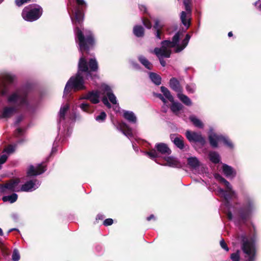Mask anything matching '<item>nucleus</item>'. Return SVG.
<instances>
[{"label": "nucleus", "instance_id": "f257e3e1", "mask_svg": "<svg viewBox=\"0 0 261 261\" xmlns=\"http://www.w3.org/2000/svg\"><path fill=\"white\" fill-rule=\"evenodd\" d=\"M77 6L71 19L74 26V32L75 35V42L79 45V50L83 53L88 51L94 48L96 44L94 34L90 31H83L85 17L84 9L87 4L84 0H75Z\"/></svg>", "mask_w": 261, "mask_h": 261}, {"label": "nucleus", "instance_id": "f03ea898", "mask_svg": "<svg viewBox=\"0 0 261 261\" xmlns=\"http://www.w3.org/2000/svg\"><path fill=\"white\" fill-rule=\"evenodd\" d=\"M80 51L82 54V56L80 57L78 63V71L75 76H72L66 84L64 88V94H68L72 89L74 91H78L85 89L84 85V77L82 75V73H84L85 77L87 79H91L92 80L98 76L96 74H93V72H97L99 69L98 63L95 58H91L88 62L87 61L86 57L84 56V54H89L88 53L84 51L83 53Z\"/></svg>", "mask_w": 261, "mask_h": 261}, {"label": "nucleus", "instance_id": "7ed1b4c3", "mask_svg": "<svg viewBox=\"0 0 261 261\" xmlns=\"http://www.w3.org/2000/svg\"><path fill=\"white\" fill-rule=\"evenodd\" d=\"M29 91L25 87H20L15 89L7 97V101L13 106L5 107L0 115L1 118H11L19 109L25 107V110L30 109L28 99Z\"/></svg>", "mask_w": 261, "mask_h": 261}, {"label": "nucleus", "instance_id": "20e7f679", "mask_svg": "<svg viewBox=\"0 0 261 261\" xmlns=\"http://www.w3.org/2000/svg\"><path fill=\"white\" fill-rule=\"evenodd\" d=\"M242 249L244 253L245 261H254L255 258V249L253 243L249 240L245 234L240 236Z\"/></svg>", "mask_w": 261, "mask_h": 261}, {"label": "nucleus", "instance_id": "39448f33", "mask_svg": "<svg viewBox=\"0 0 261 261\" xmlns=\"http://www.w3.org/2000/svg\"><path fill=\"white\" fill-rule=\"evenodd\" d=\"M35 7L32 8V5L24 8L22 12L23 18L28 21H34L38 19L42 14L43 9L41 6L35 5Z\"/></svg>", "mask_w": 261, "mask_h": 261}, {"label": "nucleus", "instance_id": "423d86ee", "mask_svg": "<svg viewBox=\"0 0 261 261\" xmlns=\"http://www.w3.org/2000/svg\"><path fill=\"white\" fill-rule=\"evenodd\" d=\"M16 79V76L13 74L6 73L2 75L0 77V95L5 96L7 95L12 85Z\"/></svg>", "mask_w": 261, "mask_h": 261}, {"label": "nucleus", "instance_id": "0eeeda50", "mask_svg": "<svg viewBox=\"0 0 261 261\" xmlns=\"http://www.w3.org/2000/svg\"><path fill=\"white\" fill-rule=\"evenodd\" d=\"M20 182L19 178H15L6 181L5 184H0V193L6 194L8 192H19L18 185Z\"/></svg>", "mask_w": 261, "mask_h": 261}, {"label": "nucleus", "instance_id": "6e6552de", "mask_svg": "<svg viewBox=\"0 0 261 261\" xmlns=\"http://www.w3.org/2000/svg\"><path fill=\"white\" fill-rule=\"evenodd\" d=\"M253 206V201L248 199L246 205H243L238 209V216L240 222L244 223L249 219Z\"/></svg>", "mask_w": 261, "mask_h": 261}, {"label": "nucleus", "instance_id": "1a4fd4ad", "mask_svg": "<svg viewBox=\"0 0 261 261\" xmlns=\"http://www.w3.org/2000/svg\"><path fill=\"white\" fill-rule=\"evenodd\" d=\"M186 137L190 142L198 143L201 147H203L206 143L205 138L200 132L187 130L186 132Z\"/></svg>", "mask_w": 261, "mask_h": 261}, {"label": "nucleus", "instance_id": "9d476101", "mask_svg": "<svg viewBox=\"0 0 261 261\" xmlns=\"http://www.w3.org/2000/svg\"><path fill=\"white\" fill-rule=\"evenodd\" d=\"M46 170V166L43 165L42 164L38 165L35 168L33 165L29 166L27 171V175L28 177H32L37 176L44 173Z\"/></svg>", "mask_w": 261, "mask_h": 261}, {"label": "nucleus", "instance_id": "9b49d317", "mask_svg": "<svg viewBox=\"0 0 261 261\" xmlns=\"http://www.w3.org/2000/svg\"><path fill=\"white\" fill-rule=\"evenodd\" d=\"M116 128L121 131L125 136H132L133 133L131 128L125 122H118L116 125Z\"/></svg>", "mask_w": 261, "mask_h": 261}, {"label": "nucleus", "instance_id": "f8f14e48", "mask_svg": "<svg viewBox=\"0 0 261 261\" xmlns=\"http://www.w3.org/2000/svg\"><path fill=\"white\" fill-rule=\"evenodd\" d=\"M175 145L180 149H183L185 147L184 138L181 136L176 134H171L170 136Z\"/></svg>", "mask_w": 261, "mask_h": 261}, {"label": "nucleus", "instance_id": "ddd939ff", "mask_svg": "<svg viewBox=\"0 0 261 261\" xmlns=\"http://www.w3.org/2000/svg\"><path fill=\"white\" fill-rule=\"evenodd\" d=\"M153 53L159 58L165 57L170 58L171 51L170 49H167V48H161L155 47L154 49Z\"/></svg>", "mask_w": 261, "mask_h": 261}, {"label": "nucleus", "instance_id": "4468645a", "mask_svg": "<svg viewBox=\"0 0 261 261\" xmlns=\"http://www.w3.org/2000/svg\"><path fill=\"white\" fill-rule=\"evenodd\" d=\"M155 148L158 152L162 154L169 155L171 153V149L168 147V145L164 143H157Z\"/></svg>", "mask_w": 261, "mask_h": 261}, {"label": "nucleus", "instance_id": "2eb2a0df", "mask_svg": "<svg viewBox=\"0 0 261 261\" xmlns=\"http://www.w3.org/2000/svg\"><path fill=\"white\" fill-rule=\"evenodd\" d=\"M208 141L211 146L212 148H215L218 147V141H221V135H218L215 133L208 135Z\"/></svg>", "mask_w": 261, "mask_h": 261}, {"label": "nucleus", "instance_id": "dca6fc26", "mask_svg": "<svg viewBox=\"0 0 261 261\" xmlns=\"http://www.w3.org/2000/svg\"><path fill=\"white\" fill-rule=\"evenodd\" d=\"M222 168L223 172L226 177H233L236 176V171L231 166L224 164L222 165Z\"/></svg>", "mask_w": 261, "mask_h": 261}, {"label": "nucleus", "instance_id": "f3484780", "mask_svg": "<svg viewBox=\"0 0 261 261\" xmlns=\"http://www.w3.org/2000/svg\"><path fill=\"white\" fill-rule=\"evenodd\" d=\"M170 87L174 91L177 92L181 91V87L179 82L175 77H172L169 81Z\"/></svg>", "mask_w": 261, "mask_h": 261}, {"label": "nucleus", "instance_id": "a211bd4d", "mask_svg": "<svg viewBox=\"0 0 261 261\" xmlns=\"http://www.w3.org/2000/svg\"><path fill=\"white\" fill-rule=\"evenodd\" d=\"M83 98L89 100L94 104L98 103L99 102L98 93L93 91L89 92Z\"/></svg>", "mask_w": 261, "mask_h": 261}, {"label": "nucleus", "instance_id": "6ab92c4d", "mask_svg": "<svg viewBox=\"0 0 261 261\" xmlns=\"http://www.w3.org/2000/svg\"><path fill=\"white\" fill-rule=\"evenodd\" d=\"M133 32L138 38H143L145 36V29L141 25H135L133 27Z\"/></svg>", "mask_w": 261, "mask_h": 261}, {"label": "nucleus", "instance_id": "aec40b11", "mask_svg": "<svg viewBox=\"0 0 261 261\" xmlns=\"http://www.w3.org/2000/svg\"><path fill=\"white\" fill-rule=\"evenodd\" d=\"M139 61L147 69L152 70L153 68L152 64L149 62L146 57L141 55L138 57Z\"/></svg>", "mask_w": 261, "mask_h": 261}, {"label": "nucleus", "instance_id": "412c9836", "mask_svg": "<svg viewBox=\"0 0 261 261\" xmlns=\"http://www.w3.org/2000/svg\"><path fill=\"white\" fill-rule=\"evenodd\" d=\"M190 38L191 36L189 34H186L185 38L182 41L181 44L177 46L175 51L176 53H179L182 50L187 46Z\"/></svg>", "mask_w": 261, "mask_h": 261}, {"label": "nucleus", "instance_id": "4be33fe9", "mask_svg": "<svg viewBox=\"0 0 261 261\" xmlns=\"http://www.w3.org/2000/svg\"><path fill=\"white\" fill-rule=\"evenodd\" d=\"M188 164L193 168H196L200 166V162L195 156H192L188 158Z\"/></svg>", "mask_w": 261, "mask_h": 261}, {"label": "nucleus", "instance_id": "5701e85b", "mask_svg": "<svg viewBox=\"0 0 261 261\" xmlns=\"http://www.w3.org/2000/svg\"><path fill=\"white\" fill-rule=\"evenodd\" d=\"M149 78L156 85L159 86L161 84L162 78L161 76L154 72L149 73Z\"/></svg>", "mask_w": 261, "mask_h": 261}, {"label": "nucleus", "instance_id": "b1692460", "mask_svg": "<svg viewBox=\"0 0 261 261\" xmlns=\"http://www.w3.org/2000/svg\"><path fill=\"white\" fill-rule=\"evenodd\" d=\"M123 116L125 119L129 122L136 123L137 121V118L133 112L125 111Z\"/></svg>", "mask_w": 261, "mask_h": 261}, {"label": "nucleus", "instance_id": "393cba45", "mask_svg": "<svg viewBox=\"0 0 261 261\" xmlns=\"http://www.w3.org/2000/svg\"><path fill=\"white\" fill-rule=\"evenodd\" d=\"M35 185V182L32 180L28 181L22 185L20 191L28 192L34 187Z\"/></svg>", "mask_w": 261, "mask_h": 261}, {"label": "nucleus", "instance_id": "a878e982", "mask_svg": "<svg viewBox=\"0 0 261 261\" xmlns=\"http://www.w3.org/2000/svg\"><path fill=\"white\" fill-rule=\"evenodd\" d=\"M208 155L210 160L212 163L214 164H218L220 162V155L217 152L211 151L210 152Z\"/></svg>", "mask_w": 261, "mask_h": 261}, {"label": "nucleus", "instance_id": "bb28decb", "mask_svg": "<svg viewBox=\"0 0 261 261\" xmlns=\"http://www.w3.org/2000/svg\"><path fill=\"white\" fill-rule=\"evenodd\" d=\"M180 19L182 23L188 28L191 24L190 18H187V13L185 11H182L180 15Z\"/></svg>", "mask_w": 261, "mask_h": 261}, {"label": "nucleus", "instance_id": "cd10ccee", "mask_svg": "<svg viewBox=\"0 0 261 261\" xmlns=\"http://www.w3.org/2000/svg\"><path fill=\"white\" fill-rule=\"evenodd\" d=\"M165 160L167 162V165L170 167H177L179 165V162L172 156H167Z\"/></svg>", "mask_w": 261, "mask_h": 261}, {"label": "nucleus", "instance_id": "c85d7f7f", "mask_svg": "<svg viewBox=\"0 0 261 261\" xmlns=\"http://www.w3.org/2000/svg\"><path fill=\"white\" fill-rule=\"evenodd\" d=\"M161 91L167 99H168L170 102H173L174 98L171 95L170 91L166 87L161 86Z\"/></svg>", "mask_w": 261, "mask_h": 261}, {"label": "nucleus", "instance_id": "c756f323", "mask_svg": "<svg viewBox=\"0 0 261 261\" xmlns=\"http://www.w3.org/2000/svg\"><path fill=\"white\" fill-rule=\"evenodd\" d=\"M18 199V195L16 193H12L10 195L5 196L2 198L4 202L9 201L11 203H13L16 201Z\"/></svg>", "mask_w": 261, "mask_h": 261}, {"label": "nucleus", "instance_id": "7c9ffc66", "mask_svg": "<svg viewBox=\"0 0 261 261\" xmlns=\"http://www.w3.org/2000/svg\"><path fill=\"white\" fill-rule=\"evenodd\" d=\"M189 119L193 123L195 126L199 128H202L203 127L204 125L202 122L195 116H190L189 117Z\"/></svg>", "mask_w": 261, "mask_h": 261}, {"label": "nucleus", "instance_id": "2f4dec72", "mask_svg": "<svg viewBox=\"0 0 261 261\" xmlns=\"http://www.w3.org/2000/svg\"><path fill=\"white\" fill-rule=\"evenodd\" d=\"M177 96L178 98L186 106H190L192 105V101L191 99L186 95L178 93Z\"/></svg>", "mask_w": 261, "mask_h": 261}, {"label": "nucleus", "instance_id": "473e14b6", "mask_svg": "<svg viewBox=\"0 0 261 261\" xmlns=\"http://www.w3.org/2000/svg\"><path fill=\"white\" fill-rule=\"evenodd\" d=\"M171 102L172 103L170 107V109L174 113L180 111L182 109L183 107L181 103L179 102H175L174 101Z\"/></svg>", "mask_w": 261, "mask_h": 261}, {"label": "nucleus", "instance_id": "72a5a7b5", "mask_svg": "<svg viewBox=\"0 0 261 261\" xmlns=\"http://www.w3.org/2000/svg\"><path fill=\"white\" fill-rule=\"evenodd\" d=\"M221 192L222 193L224 198L225 200L228 202V200L232 198L233 194L234 192L232 191L231 190H228V191H224L223 190H221Z\"/></svg>", "mask_w": 261, "mask_h": 261}, {"label": "nucleus", "instance_id": "f704fd0d", "mask_svg": "<svg viewBox=\"0 0 261 261\" xmlns=\"http://www.w3.org/2000/svg\"><path fill=\"white\" fill-rule=\"evenodd\" d=\"M80 107L83 111L88 113H92L93 112V110L91 109L90 105L88 103H82Z\"/></svg>", "mask_w": 261, "mask_h": 261}, {"label": "nucleus", "instance_id": "c9c22d12", "mask_svg": "<svg viewBox=\"0 0 261 261\" xmlns=\"http://www.w3.org/2000/svg\"><path fill=\"white\" fill-rule=\"evenodd\" d=\"M221 141L223 142L225 145L227 146L228 148L232 149L233 148V145L231 141L227 138L221 135Z\"/></svg>", "mask_w": 261, "mask_h": 261}, {"label": "nucleus", "instance_id": "e433bc0d", "mask_svg": "<svg viewBox=\"0 0 261 261\" xmlns=\"http://www.w3.org/2000/svg\"><path fill=\"white\" fill-rule=\"evenodd\" d=\"M69 109V106L68 105H66L63 107L61 108L59 112L60 118L61 119H65V114L67 111Z\"/></svg>", "mask_w": 261, "mask_h": 261}, {"label": "nucleus", "instance_id": "4c0bfd02", "mask_svg": "<svg viewBox=\"0 0 261 261\" xmlns=\"http://www.w3.org/2000/svg\"><path fill=\"white\" fill-rule=\"evenodd\" d=\"M180 38V33L179 32H177L172 37V46H174V47H177V45H179L178 44V43L179 40Z\"/></svg>", "mask_w": 261, "mask_h": 261}, {"label": "nucleus", "instance_id": "58836bf2", "mask_svg": "<svg viewBox=\"0 0 261 261\" xmlns=\"http://www.w3.org/2000/svg\"><path fill=\"white\" fill-rule=\"evenodd\" d=\"M142 22L143 24L147 29H150L152 28L151 22L147 17H143L142 18Z\"/></svg>", "mask_w": 261, "mask_h": 261}, {"label": "nucleus", "instance_id": "ea45409f", "mask_svg": "<svg viewBox=\"0 0 261 261\" xmlns=\"http://www.w3.org/2000/svg\"><path fill=\"white\" fill-rule=\"evenodd\" d=\"M183 3L187 13L191 14L192 11L191 8V0H183Z\"/></svg>", "mask_w": 261, "mask_h": 261}, {"label": "nucleus", "instance_id": "a19ab883", "mask_svg": "<svg viewBox=\"0 0 261 261\" xmlns=\"http://www.w3.org/2000/svg\"><path fill=\"white\" fill-rule=\"evenodd\" d=\"M230 257L232 261H240V251L238 250L236 252L231 254Z\"/></svg>", "mask_w": 261, "mask_h": 261}, {"label": "nucleus", "instance_id": "79ce46f5", "mask_svg": "<svg viewBox=\"0 0 261 261\" xmlns=\"http://www.w3.org/2000/svg\"><path fill=\"white\" fill-rule=\"evenodd\" d=\"M106 117L107 114L103 111L101 112L98 116L96 117L95 119L98 121L103 122L106 120Z\"/></svg>", "mask_w": 261, "mask_h": 261}, {"label": "nucleus", "instance_id": "37998d69", "mask_svg": "<svg viewBox=\"0 0 261 261\" xmlns=\"http://www.w3.org/2000/svg\"><path fill=\"white\" fill-rule=\"evenodd\" d=\"M107 95L109 100L113 104H116V103H117L116 97L115 96V95L113 93V92H109L108 93H107Z\"/></svg>", "mask_w": 261, "mask_h": 261}, {"label": "nucleus", "instance_id": "c03bdc74", "mask_svg": "<svg viewBox=\"0 0 261 261\" xmlns=\"http://www.w3.org/2000/svg\"><path fill=\"white\" fill-rule=\"evenodd\" d=\"M15 151V148L12 145H8L3 150V152H6L8 154L12 153Z\"/></svg>", "mask_w": 261, "mask_h": 261}, {"label": "nucleus", "instance_id": "a18cd8bd", "mask_svg": "<svg viewBox=\"0 0 261 261\" xmlns=\"http://www.w3.org/2000/svg\"><path fill=\"white\" fill-rule=\"evenodd\" d=\"M162 47L163 48H167V47H174V46H172V41L170 40H164L161 42Z\"/></svg>", "mask_w": 261, "mask_h": 261}, {"label": "nucleus", "instance_id": "49530a36", "mask_svg": "<svg viewBox=\"0 0 261 261\" xmlns=\"http://www.w3.org/2000/svg\"><path fill=\"white\" fill-rule=\"evenodd\" d=\"M163 29H153L154 34L156 38H158L159 39H162V34H163Z\"/></svg>", "mask_w": 261, "mask_h": 261}, {"label": "nucleus", "instance_id": "de8ad7c7", "mask_svg": "<svg viewBox=\"0 0 261 261\" xmlns=\"http://www.w3.org/2000/svg\"><path fill=\"white\" fill-rule=\"evenodd\" d=\"M150 159H153L158 157V153L156 150L151 149L146 153Z\"/></svg>", "mask_w": 261, "mask_h": 261}, {"label": "nucleus", "instance_id": "09e8293b", "mask_svg": "<svg viewBox=\"0 0 261 261\" xmlns=\"http://www.w3.org/2000/svg\"><path fill=\"white\" fill-rule=\"evenodd\" d=\"M20 259V255L18 251L15 249L12 254V259L13 261H18Z\"/></svg>", "mask_w": 261, "mask_h": 261}, {"label": "nucleus", "instance_id": "8fccbe9b", "mask_svg": "<svg viewBox=\"0 0 261 261\" xmlns=\"http://www.w3.org/2000/svg\"><path fill=\"white\" fill-rule=\"evenodd\" d=\"M164 25L160 24V21L159 19H156L154 20V24L153 26V29H163Z\"/></svg>", "mask_w": 261, "mask_h": 261}, {"label": "nucleus", "instance_id": "3c124183", "mask_svg": "<svg viewBox=\"0 0 261 261\" xmlns=\"http://www.w3.org/2000/svg\"><path fill=\"white\" fill-rule=\"evenodd\" d=\"M101 90L102 91H103L104 93H106V94L109 92H112L111 87L109 86L106 84H104L101 86Z\"/></svg>", "mask_w": 261, "mask_h": 261}, {"label": "nucleus", "instance_id": "603ef678", "mask_svg": "<svg viewBox=\"0 0 261 261\" xmlns=\"http://www.w3.org/2000/svg\"><path fill=\"white\" fill-rule=\"evenodd\" d=\"M31 0H15V3L18 7H20L25 3H28L31 2Z\"/></svg>", "mask_w": 261, "mask_h": 261}, {"label": "nucleus", "instance_id": "864d4df0", "mask_svg": "<svg viewBox=\"0 0 261 261\" xmlns=\"http://www.w3.org/2000/svg\"><path fill=\"white\" fill-rule=\"evenodd\" d=\"M8 158L6 154H3L0 156V170L2 169V165L7 161Z\"/></svg>", "mask_w": 261, "mask_h": 261}, {"label": "nucleus", "instance_id": "5fc2aeb1", "mask_svg": "<svg viewBox=\"0 0 261 261\" xmlns=\"http://www.w3.org/2000/svg\"><path fill=\"white\" fill-rule=\"evenodd\" d=\"M220 245L221 248L225 250L226 251L228 252L229 251V248L226 243H225V241L224 240V239H222L220 241Z\"/></svg>", "mask_w": 261, "mask_h": 261}, {"label": "nucleus", "instance_id": "6e6d98bb", "mask_svg": "<svg viewBox=\"0 0 261 261\" xmlns=\"http://www.w3.org/2000/svg\"><path fill=\"white\" fill-rule=\"evenodd\" d=\"M113 223V220L111 218H108L103 222V225L106 226L111 225Z\"/></svg>", "mask_w": 261, "mask_h": 261}, {"label": "nucleus", "instance_id": "4d7b16f0", "mask_svg": "<svg viewBox=\"0 0 261 261\" xmlns=\"http://www.w3.org/2000/svg\"><path fill=\"white\" fill-rule=\"evenodd\" d=\"M139 8L141 11H143L144 14H147L149 16H150L149 14L147 12V9L145 5H140L139 6Z\"/></svg>", "mask_w": 261, "mask_h": 261}, {"label": "nucleus", "instance_id": "13d9d810", "mask_svg": "<svg viewBox=\"0 0 261 261\" xmlns=\"http://www.w3.org/2000/svg\"><path fill=\"white\" fill-rule=\"evenodd\" d=\"M154 95L156 97L161 99L164 104L167 103V100L164 97V96L162 95V94L155 93V94H154Z\"/></svg>", "mask_w": 261, "mask_h": 261}, {"label": "nucleus", "instance_id": "bf43d9fd", "mask_svg": "<svg viewBox=\"0 0 261 261\" xmlns=\"http://www.w3.org/2000/svg\"><path fill=\"white\" fill-rule=\"evenodd\" d=\"M215 177L216 179H217L218 181H219L222 184H223L224 181L226 180L219 174H216L215 175Z\"/></svg>", "mask_w": 261, "mask_h": 261}, {"label": "nucleus", "instance_id": "052dcab7", "mask_svg": "<svg viewBox=\"0 0 261 261\" xmlns=\"http://www.w3.org/2000/svg\"><path fill=\"white\" fill-rule=\"evenodd\" d=\"M102 102L108 108H110L111 107V105L108 101V99L107 97L105 96L102 98Z\"/></svg>", "mask_w": 261, "mask_h": 261}, {"label": "nucleus", "instance_id": "680f3d73", "mask_svg": "<svg viewBox=\"0 0 261 261\" xmlns=\"http://www.w3.org/2000/svg\"><path fill=\"white\" fill-rule=\"evenodd\" d=\"M105 218V216L101 214H98L97 215L96 217V221L97 223H98V220H102Z\"/></svg>", "mask_w": 261, "mask_h": 261}, {"label": "nucleus", "instance_id": "e2e57ef3", "mask_svg": "<svg viewBox=\"0 0 261 261\" xmlns=\"http://www.w3.org/2000/svg\"><path fill=\"white\" fill-rule=\"evenodd\" d=\"M22 119H23V117L21 115L18 116L16 118V120L15 122V124L16 125H18L20 123V122L22 120Z\"/></svg>", "mask_w": 261, "mask_h": 261}, {"label": "nucleus", "instance_id": "0e129e2a", "mask_svg": "<svg viewBox=\"0 0 261 261\" xmlns=\"http://www.w3.org/2000/svg\"><path fill=\"white\" fill-rule=\"evenodd\" d=\"M186 89L189 92L191 93H193L195 91L194 89L190 85H187Z\"/></svg>", "mask_w": 261, "mask_h": 261}, {"label": "nucleus", "instance_id": "69168bd1", "mask_svg": "<svg viewBox=\"0 0 261 261\" xmlns=\"http://www.w3.org/2000/svg\"><path fill=\"white\" fill-rule=\"evenodd\" d=\"M223 184L225 185V186L226 187V188L228 189V190H231V186H230V183L227 180H226L223 183Z\"/></svg>", "mask_w": 261, "mask_h": 261}, {"label": "nucleus", "instance_id": "338daca9", "mask_svg": "<svg viewBox=\"0 0 261 261\" xmlns=\"http://www.w3.org/2000/svg\"><path fill=\"white\" fill-rule=\"evenodd\" d=\"M159 60H160V64H161V65L163 67H165L166 65V61L163 58H159Z\"/></svg>", "mask_w": 261, "mask_h": 261}, {"label": "nucleus", "instance_id": "774afa93", "mask_svg": "<svg viewBox=\"0 0 261 261\" xmlns=\"http://www.w3.org/2000/svg\"><path fill=\"white\" fill-rule=\"evenodd\" d=\"M17 136H21L22 134L23 130L21 128H18L16 130Z\"/></svg>", "mask_w": 261, "mask_h": 261}]
</instances>
